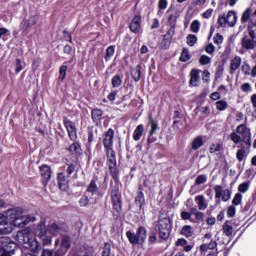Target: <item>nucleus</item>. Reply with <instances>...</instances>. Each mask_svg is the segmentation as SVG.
I'll return each mask as SVG.
<instances>
[{
	"mask_svg": "<svg viewBox=\"0 0 256 256\" xmlns=\"http://www.w3.org/2000/svg\"><path fill=\"white\" fill-rule=\"evenodd\" d=\"M218 25L219 27H227V18L225 16H219Z\"/></svg>",
	"mask_w": 256,
	"mask_h": 256,
	"instance_id": "obj_56",
	"label": "nucleus"
},
{
	"mask_svg": "<svg viewBox=\"0 0 256 256\" xmlns=\"http://www.w3.org/2000/svg\"><path fill=\"white\" fill-rule=\"evenodd\" d=\"M21 71H23V64L21 63V59H16L15 72L16 73H21Z\"/></svg>",
	"mask_w": 256,
	"mask_h": 256,
	"instance_id": "obj_59",
	"label": "nucleus"
},
{
	"mask_svg": "<svg viewBox=\"0 0 256 256\" xmlns=\"http://www.w3.org/2000/svg\"><path fill=\"white\" fill-rule=\"evenodd\" d=\"M167 5H169V2L167 0H159L158 1V15L161 17L163 15V11L167 9Z\"/></svg>",
	"mask_w": 256,
	"mask_h": 256,
	"instance_id": "obj_35",
	"label": "nucleus"
},
{
	"mask_svg": "<svg viewBox=\"0 0 256 256\" xmlns=\"http://www.w3.org/2000/svg\"><path fill=\"white\" fill-rule=\"evenodd\" d=\"M242 60L240 56H235L230 62V73H235L241 67Z\"/></svg>",
	"mask_w": 256,
	"mask_h": 256,
	"instance_id": "obj_21",
	"label": "nucleus"
},
{
	"mask_svg": "<svg viewBox=\"0 0 256 256\" xmlns=\"http://www.w3.org/2000/svg\"><path fill=\"white\" fill-rule=\"evenodd\" d=\"M253 13V8L249 7L247 8L241 16V23H251V21H256V20H250L251 19V14Z\"/></svg>",
	"mask_w": 256,
	"mask_h": 256,
	"instance_id": "obj_26",
	"label": "nucleus"
},
{
	"mask_svg": "<svg viewBox=\"0 0 256 256\" xmlns=\"http://www.w3.org/2000/svg\"><path fill=\"white\" fill-rule=\"evenodd\" d=\"M158 232L161 239H169L171 235V219L160 216L158 220Z\"/></svg>",
	"mask_w": 256,
	"mask_h": 256,
	"instance_id": "obj_4",
	"label": "nucleus"
},
{
	"mask_svg": "<svg viewBox=\"0 0 256 256\" xmlns=\"http://www.w3.org/2000/svg\"><path fill=\"white\" fill-rule=\"evenodd\" d=\"M231 141L235 143V145H239V143H243V136L241 137L237 132H232L230 134Z\"/></svg>",
	"mask_w": 256,
	"mask_h": 256,
	"instance_id": "obj_36",
	"label": "nucleus"
},
{
	"mask_svg": "<svg viewBox=\"0 0 256 256\" xmlns=\"http://www.w3.org/2000/svg\"><path fill=\"white\" fill-rule=\"evenodd\" d=\"M86 195H90V197L99 195V187L97 186V182L95 180H92L88 185Z\"/></svg>",
	"mask_w": 256,
	"mask_h": 256,
	"instance_id": "obj_16",
	"label": "nucleus"
},
{
	"mask_svg": "<svg viewBox=\"0 0 256 256\" xmlns=\"http://www.w3.org/2000/svg\"><path fill=\"white\" fill-rule=\"evenodd\" d=\"M181 235L184 237H193V227L191 225H185L182 227Z\"/></svg>",
	"mask_w": 256,
	"mask_h": 256,
	"instance_id": "obj_31",
	"label": "nucleus"
},
{
	"mask_svg": "<svg viewBox=\"0 0 256 256\" xmlns=\"http://www.w3.org/2000/svg\"><path fill=\"white\" fill-rule=\"evenodd\" d=\"M194 201L199 209V211H205L209 207V204L205 200V196L198 195L194 198Z\"/></svg>",
	"mask_w": 256,
	"mask_h": 256,
	"instance_id": "obj_15",
	"label": "nucleus"
},
{
	"mask_svg": "<svg viewBox=\"0 0 256 256\" xmlns=\"http://www.w3.org/2000/svg\"><path fill=\"white\" fill-rule=\"evenodd\" d=\"M186 39H187V45H189V47H194L195 43H197V36L193 34H189Z\"/></svg>",
	"mask_w": 256,
	"mask_h": 256,
	"instance_id": "obj_44",
	"label": "nucleus"
},
{
	"mask_svg": "<svg viewBox=\"0 0 256 256\" xmlns=\"http://www.w3.org/2000/svg\"><path fill=\"white\" fill-rule=\"evenodd\" d=\"M3 222L0 224V235H9V233H13V224H9V222Z\"/></svg>",
	"mask_w": 256,
	"mask_h": 256,
	"instance_id": "obj_20",
	"label": "nucleus"
},
{
	"mask_svg": "<svg viewBox=\"0 0 256 256\" xmlns=\"http://www.w3.org/2000/svg\"><path fill=\"white\" fill-rule=\"evenodd\" d=\"M235 213H237V208L235 206H229L227 209L228 217H235Z\"/></svg>",
	"mask_w": 256,
	"mask_h": 256,
	"instance_id": "obj_55",
	"label": "nucleus"
},
{
	"mask_svg": "<svg viewBox=\"0 0 256 256\" xmlns=\"http://www.w3.org/2000/svg\"><path fill=\"white\" fill-rule=\"evenodd\" d=\"M195 183L196 185H203V183H207V176L204 174L197 176Z\"/></svg>",
	"mask_w": 256,
	"mask_h": 256,
	"instance_id": "obj_49",
	"label": "nucleus"
},
{
	"mask_svg": "<svg viewBox=\"0 0 256 256\" xmlns=\"http://www.w3.org/2000/svg\"><path fill=\"white\" fill-rule=\"evenodd\" d=\"M101 117H103V112L101 110H92V119L95 123H99V121H101Z\"/></svg>",
	"mask_w": 256,
	"mask_h": 256,
	"instance_id": "obj_34",
	"label": "nucleus"
},
{
	"mask_svg": "<svg viewBox=\"0 0 256 256\" xmlns=\"http://www.w3.org/2000/svg\"><path fill=\"white\" fill-rule=\"evenodd\" d=\"M226 23L228 27H235L237 25V13L235 11L231 10L227 13Z\"/></svg>",
	"mask_w": 256,
	"mask_h": 256,
	"instance_id": "obj_18",
	"label": "nucleus"
},
{
	"mask_svg": "<svg viewBox=\"0 0 256 256\" xmlns=\"http://www.w3.org/2000/svg\"><path fill=\"white\" fill-rule=\"evenodd\" d=\"M16 237H17L18 241L20 243H22L23 245H28L31 241V234L27 230L18 232Z\"/></svg>",
	"mask_w": 256,
	"mask_h": 256,
	"instance_id": "obj_14",
	"label": "nucleus"
},
{
	"mask_svg": "<svg viewBox=\"0 0 256 256\" xmlns=\"http://www.w3.org/2000/svg\"><path fill=\"white\" fill-rule=\"evenodd\" d=\"M239 193H247L249 191V182H244L238 186Z\"/></svg>",
	"mask_w": 256,
	"mask_h": 256,
	"instance_id": "obj_48",
	"label": "nucleus"
},
{
	"mask_svg": "<svg viewBox=\"0 0 256 256\" xmlns=\"http://www.w3.org/2000/svg\"><path fill=\"white\" fill-rule=\"evenodd\" d=\"M222 231L226 237H231V235H233V226H231V222L226 221L223 224Z\"/></svg>",
	"mask_w": 256,
	"mask_h": 256,
	"instance_id": "obj_29",
	"label": "nucleus"
},
{
	"mask_svg": "<svg viewBox=\"0 0 256 256\" xmlns=\"http://www.w3.org/2000/svg\"><path fill=\"white\" fill-rule=\"evenodd\" d=\"M63 123L65 125L66 131L68 132V135L71 139V141L77 140V127H75V123L73 121L64 118Z\"/></svg>",
	"mask_w": 256,
	"mask_h": 256,
	"instance_id": "obj_9",
	"label": "nucleus"
},
{
	"mask_svg": "<svg viewBox=\"0 0 256 256\" xmlns=\"http://www.w3.org/2000/svg\"><path fill=\"white\" fill-rule=\"evenodd\" d=\"M187 245V240L185 238H180L176 241L177 247H185Z\"/></svg>",
	"mask_w": 256,
	"mask_h": 256,
	"instance_id": "obj_62",
	"label": "nucleus"
},
{
	"mask_svg": "<svg viewBox=\"0 0 256 256\" xmlns=\"http://www.w3.org/2000/svg\"><path fill=\"white\" fill-rule=\"evenodd\" d=\"M51 167L49 165H42L40 166V174L43 177V179H46V181H49L51 179Z\"/></svg>",
	"mask_w": 256,
	"mask_h": 256,
	"instance_id": "obj_22",
	"label": "nucleus"
},
{
	"mask_svg": "<svg viewBox=\"0 0 256 256\" xmlns=\"http://www.w3.org/2000/svg\"><path fill=\"white\" fill-rule=\"evenodd\" d=\"M115 137V131L111 128L108 129V131L104 135L103 139V145L106 149V151H109V149H113V139Z\"/></svg>",
	"mask_w": 256,
	"mask_h": 256,
	"instance_id": "obj_11",
	"label": "nucleus"
},
{
	"mask_svg": "<svg viewBox=\"0 0 256 256\" xmlns=\"http://www.w3.org/2000/svg\"><path fill=\"white\" fill-rule=\"evenodd\" d=\"M107 155V165L110 171L111 177L117 179L119 176V170L117 169V157L115 156V151L113 149L106 150Z\"/></svg>",
	"mask_w": 256,
	"mask_h": 256,
	"instance_id": "obj_5",
	"label": "nucleus"
},
{
	"mask_svg": "<svg viewBox=\"0 0 256 256\" xmlns=\"http://www.w3.org/2000/svg\"><path fill=\"white\" fill-rule=\"evenodd\" d=\"M242 201H243V195H241V193H236L232 200V204L241 205Z\"/></svg>",
	"mask_w": 256,
	"mask_h": 256,
	"instance_id": "obj_47",
	"label": "nucleus"
},
{
	"mask_svg": "<svg viewBox=\"0 0 256 256\" xmlns=\"http://www.w3.org/2000/svg\"><path fill=\"white\" fill-rule=\"evenodd\" d=\"M26 248L36 253V251L41 250V244L36 239H31L30 242L26 245Z\"/></svg>",
	"mask_w": 256,
	"mask_h": 256,
	"instance_id": "obj_28",
	"label": "nucleus"
},
{
	"mask_svg": "<svg viewBox=\"0 0 256 256\" xmlns=\"http://www.w3.org/2000/svg\"><path fill=\"white\" fill-rule=\"evenodd\" d=\"M200 147H203V137L198 136L192 141V149L197 151Z\"/></svg>",
	"mask_w": 256,
	"mask_h": 256,
	"instance_id": "obj_33",
	"label": "nucleus"
},
{
	"mask_svg": "<svg viewBox=\"0 0 256 256\" xmlns=\"http://www.w3.org/2000/svg\"><path fill=\"white\" fill-rule=\"evenodd\" d=\"M113 55H115V46H109L106 49L105 60L111 61V59L113 58Z\"/></svg>",
	"mask_w": 256,
	"mask_h": 256,
	"instance_id": "obj_38",
	"label": "nucleus"
},
{
	"mask_svg": "<svg viewBox=\"0 0 256 256\" xmlns=\"http://www.w3.org/2000/svg\"><path fill=\"white\" fill-rule=\"evenodd\" d=\"M236 133L238 135H242L243 143H245V145L248 147H251V133L247 134V126L245 124H240L237 126Z\"/></svg>",
	"mask_w": 256,
	"mask_h": 256,
	"instance_id": "obj_10",
	"label": "nucleus"
},
{
	"mask_svg": "<svg viewBox=\"0 0 256 256\" xmlns=\"http://www.w3.org/2000/svg\"><path fill=\"white\" fill-rule=\"evenodd\" d=\"M227 107H229V104H227V101L225 100H219L216 102V109H218V111H225Z\"/></svg>",
	"mask_w": 256,
	"mask_h": 256,
	"instance_id": "obj_40",
	"label": "nucleus"
},
{
	"mask_svg": "<svg viewBox=\"0 0 256 256\" xmlns=\"http://www.w3.org/2000/svg\"><path fill=\"white\" fill-rule=\"evenodd\" d=\"M250 101L252 103V107L256 109V94H252L250 97Z\"/></svg>",
	"mask_w": 256,
	"mask_h": 256,
	"instance_id": "obj_64",
	"label": "nucleus"
},
{
	"mask_svg": "<svg viewBox=\"0 0 256 256\" xmlns=\"http://www.w3.org/2000/svg\"><path fill=\"white\" fill-rule=\"evenodd\" d=\"M201 27V23L198 20H194L191 23L190 29L193 33H199V28Z\"/></svg>",
	"mask_w": 256,
	"mask_h": 256,
	"instance_id": "obj_46",
	"label": "nucleus"
},
{
	"mask_svg": "<svg viewBox=\"0 0 256 256\" xmlns=\"http://www.w3.org/2000/svg\"><path fill=\"white\" fill-rule=\"evenodd\" d=\"M123 84V78H121V76L119 75H115L113 78H112V87H119L120 85Z\"/></svg>",
	"mask_w": 256,
	"mask_h": 256,
	"instance_id": "obj_41",
	"label": "nucleus"
},
{
	"mask_svg": "<svg viewBox=\"0 0 256 256\" xmlns=\"http://www.w3.org/2000/svg\"><path fill=\"white\" fill-rule=\"evenodd\" d=\"M181 219L183 221H193V219H191V213L190 212H187V211H183L181 213Z\"/></svg>",
	"mask_w": 256,
	"mask_h": 256,
	"instance_id": "obj_54",
	"label": "nucleus"
},
{
	"mask_svg": "<svg viewBox=\"0 0 256 256\" xmlns=\"http://www.w3.org/2000/svg\"><path fill=\"white\" fill-rule=\"evenodd\" d=\"M35 236L41 239L43 245H51L52 238L49 235H59L61 233V227L57 225V223L53 222L48 226V228L45 227V222L41 221L34 230Z\"/></svg>",
	"mask_w": 256,
	"mask_h": 256,
	"instance_id": "obj_1",
	"label": "nucleus"
},
{
	"mask_svg": "<svg viewBox=\"0 0 256 256\" xmlns=\"http://www.w3.org/2000/svg\"><path fill=\"white\" fill-rule=\"evenodd\" d=\"M175 35V26H171V28L168 30L167 34L164 35L165 39L171 43V40L173 39Z\"/></svg>",
	"mask_w": 256,
	"mask_h": 256,
	"instance_id": "obj_45",
	"label": "nucleus"
},
{
	"mask_svg": "<svg viewBox=\"0 0 256 256\" xmlns=\"http://www.w3.org/2000/svg\"><path fill=\"white\" fill-rule=\"evenodd\" d=\"M215 199H221L224 203H227L231 199L233 192L229 189H223V186L216 185L214 187Z\"/></svg>",
	"mask_w": 256,
	"mask_h": 256,
	"instance_id": "obj_7",
	"label": "nucleus"
},
{
	"mask_svg": "<svg viewBox=\"0 0 256 256\" xmlns=\"http://www.w3.org/2000/svg\"><path fill=\"white\" fill-rule=\"evenodd\" d=\"M116 97H117V91H112L108 95L109 101H115Z\"/></svg>",
	"mask_w": 256,
	"mask_h": 256,
	"instance_id": "obj_63",
	"label": "nucleus"
},
{
	"mask_svg": "<svg viewBox=\"0 0 256 256\" xmlns=\"http://www.w3.org/2000/svg\"><path fill=\"white\" fill-rule=\"evenodd\" d=\"M135 202L138 207H143V203H145V194H143V192H139L135 198Z\"/></svg>",
	"mask_w": 256,
	"mask_h": 256,
	"instance_id": "obj_39",
	"label": "nucleus"
},
{
	"mask_svg": "<svg viewBox=\"0 0 256 256\" xmlns=\"http://www.w3.org/2000/svg\"><path fill=\"white\" fill-rule=\"evenodd\" d=\"M189 59H191V56H189V51L183 50L182 54L180 56V61L185 63V62L189 61Z\"/></svg>",
	"mask_w": 256,
	"mask_h": 256,
	"instance_id": "obj_51",
	"label": "nucleus"
},
{
	"mask_svg": "<svg viewBox=\"0 0 256 256\" xmlns=\"http://www.w3.org/2000/svg\"><path fill=\"white\" fill-rule=\"evenodd\" d=\"M143 133H145V126H143V124H140L134 130V133H133L134 141H140L141 137H143Z\"/></svg>",
	"mask_w": 256,
	"mask_h": 256,
	"instance_id": "obj_25",
	"label": "nucleus"
},
{
	"mask_svg": "<svg viewBox=\"0 0 256 256\" xmlns=\"http://www.w3.org/2000/svg\"><path fill=\"white\" fill-rule=\"evenodd\" d=\"M213 41H214L215 45H221L223 43V35L217 33L214 36Z\"/></svg>",
	"mask_w": 256,
	"mask_h": 256,
	"instance_id": "obj_53",
	"label": "nucleus"
},
{
	"mask_svg": "<svg viewBox=\"0 0 256 256\" xmlns=\"http://www.w3.org/2000/svg\"><path fill=\"white\" fill-rule=\"evenodd\" d=\"M221 151V145L220 144H212L210 146V153H217Z\"/></svg>",
	"mask_w": 256,
	"mask_h": 256,
	"instance_id": "obj_58",
	"label": "nucleus"
},
{
	"mask_svg": "<svg viewBox=\"0 0 256 256\" xmlns=\"http://www.w3.org/2000/svg\"><path fill=\"white\" fill-rule=\"evenodd\" d=\"M7 219L13 223L14 227L23 228L29 225L31 221H35V217L23 214L21 208L7 210Z\"/></svg>",
	"mask_w": 256,
	"mask_h": 256,
	"instance_id": "obj_2",
	"label": "nucleus"
},
{
	"mask_svg": "<svg viewBox=\"0 0 256 256\" xmlns=\"http://www.w3.org/2000/svg\"><path fill=\"white\" fill-rule=\"evenodd\" d=\"M236 159H238L240 162L245 159V146L243 144H241V149H239L236 153Z\"/></svg>",
	"mask_w": 256,
	"mask_h": 256,
	"instance_id": "obj_42",
	"label": "nucleus"
},
{
	"mask_svg": "<svg viewBox=\"0 0 256 256\" xmlns=\"http://www.w3.org/2000/svg\"><path fill=\"white\" fill-rule=\"evenodd\" d=\"M55 247H59L56 251L54 256H64L67 254L69 249H71V237L69 236H62L61 243L59 239L55 241Z\"/></svg>",
	"mask_w": 256,
	"mask_h": 256,
	"instance_id": "obj_6",
	"label": "nucleus"
},
{
	"mask_svg": "<svg viewBox=\"0 0 256 256\" xmlns=\"http://www.w3.org/2000/svg\"><path fill=\"white\" fill-rule=\"evenodd\" d=\"M191 216L194 215L195 219L191 220V223H201L203 219L205 218V213L199 211V208L192 207L190 209Z\"/></svg>",
	"mask_w": 256,
	"mask_h": 256,
	"instance_id": "obj_13",
	"label": "nucleus"
},
{
	"mask_svg": "<svg viewBox=\"0 0 256 256\" xmlns=\"http://www.w3.org/2000/svg\"><path fill=\"white\" fill-rule=\"evenodd\" d=\"M35 23H37V18L35 16H31L29 19H24L20 24V27L24 31H27V29H29L30 27H33Z\"/></svg>",
	"mask_w": 256,
	"mask_h": 256,
	"instance_id": "obj_19",
	"label": "nucleus"
},
{
	"mask_svg": "<svg viewBox=\"0 0 256 256\" xmlns=\"http://www.w3.org/2000/svg\"><path fill=\"white\" fill-rule=\"evenodd\" d=\"M96 202H97V200H95V198L93 199V197H91V195L86 194L80 198L79 205H80V207H87V205H89V203H96Z\"/></svg>",
	"mask_w": 256,
	"mask_h": 256,
	"instance_id": "obj_23",
	"label": "nucleus"
},
{
	"mask_svg": "<svg viewBox=\"0 0 256 256\" xmlns=\"http://www.w3.org/2000/svg\"><path fill=\"white\" fill-rule=\"evenodd\" d=\"M200 65H209L211 63V58L207 55H202L199 59Z\"/></svg>",
	"mask_w": 256,
	"mask_h": 256,
	"instance_id": "obj_50",
	"label": "nucleus"
},
{
	"mask_svg": "<svg viewBox=\"0 0 256 256\" xmlns=\"http://www.w3.org/2000/svg\"><path fill=\"white\" fill-rule=\"evenodd\" d=\"M111 199L113 204V209L116 213L121 211V192H119V188L114 187L111 190Z\"/></svg>",
	"mask_w": 256,
	"mask_h": 256,
	"instance_id": "obj_8",
	"label": "nucleus"
},
{
	"mask_svg": "<svg viewBox=\"0 0 256 256\" xmlns=\"http://www.w3.org/2000/svg\"><path fill=\"white\" fill-rule=\"evenodd\" d=\"M206 53H208V55H213V53H215V46L210 43L206 46V49H205Z\"/></svg>",
	"mask_w": 256,
	"mask_h": 256,
	"instance_id": "obj_60",
	"label": "nucleus"
},
{
	"mask_svg": "<svg viewBox=\"0 0 256 256\" xmlns=\"http://www.w3.org/2000/svg\"><path fill=\"white\" fill-rule=\"evenodd\" d=\"M148 125L150 126L149 135H155L157 133V131H159V125L152 118H150Z\"/></svg>",
	"mask_w": 256,
	"mask_h": 256,
	"instance_id": "obj_32",
	"label": "nucleus"
},
{
	"mask_svg": "<svg viewBox=\"0 0 256 256\" xmlns=\"http://www.w3.org/2000/svg\"><path fill=\"white\" fill-rule=\"evenodd\" d=\"M67 65H62L59 69V81H65V77H67Z\"/></svg>",
	"mask_w": 256,
	"mask_h": 256,
	"instance_id": "obj_37",
	"label": "nucleus"
},
{
	"mask_svg": "<svg viewBox=\"0 0 256 256\" xmlns=\"http://www.w3.org/2000/svg\"><path fill=\"white\" fill-rule=\"evenodd\" d=\"M68 151L71 155H81L83 150L81 149V144H79V142H74L69 146Z\"/></svg>",
	"mask_w": 256,
	"mask_h": 256,
	"instance_id": "obj_27",
	"label": "nucleus"
},
{
	"mask_svg": "<svg viewBox=\"0 0 256 256\" xmlns=\"http://www.w3.org/2000/svg\"><path fill=\"white\" fill-rule=\"evenodd\" d=\"M132 33H139L141 31V16H135L130 24Z\"/></svg>",
	"mask_w": 256,
	"mask_h": 256,
	"instance_id": "obj_17",
	"label": "nucleus"
},
{
	"mask_svg": "<svg viewBox=\"0 0 256 256\" xmlns=\"http://www.w3.org/2000/svg\"><path fill=\"white\" fill-rule=\"evenodd\" d=\"M69 256H88L87 249H85V247H80L78 250L71 253Z\"/></svg>",
	"mask_w": 256,
	"mask_h": 256,
	"instance_id": "obj_43",
	"label": "nucleus"
},
{
	"mask_svg": "<svg viewBox=\"0 0 256 256\" xmlns=\"http://www.w3.org/2000/svg\"><path fill=\"white\" fill-rule=\"evenodd\" d=\"M102 256H111V244L105 243Z\"/></svg>",
	"mask_w": 256,
	"mask_h": 256,
	"instance_id": "obj_52",
	"label": "nucleus"
},
{
	"mask_svg": "<svg viewBox=\"0 0 256 256\" xmlns=\"http://www.w3.org/2000/svg\"><path fill=\"white\" fill-rule=\"evenodd\" d=\"M131 76L136 83L139 82L141 80V66L138 65L135 68H133L131 71Z\"/></svg>",
	"mask_w": 256,
	"mask_h": 256,
	"instance_id": "obj_30",
	"label": "nucleus"
},
{
	"mask_svg": "<svg viewBox=\"0 0 256 256\" xmlns=\"http://www.w3.org/2000/svg\"><path fill=\"white\" fill-rule=\"evenodd\" d=\"M75 172V164H69L67 169H66V173L67 175L66 176H70V175H73V173Z\"/></svg>",
	"mask_w": 256,
	"mask_h": 256,
	"instance_id": "obj_61",
	"label": "nucleus"
},
{
	"mask_svg": "<svg viewBox=\"0 0 256 256\" xmlns=\"http://www.w3.org/2000/svg\"><path fill=\"white\" fill-rule=\"evenodd\" d=\"M190 77V87H197L200 81L199 72L197 70H192Z\"/></svg>",
	"mask_w": 256,
	"mask_h": 256,
	"instance_id": "obj_24",
	"label": "nucleus"
},
{
	"mask_svg": "<svg viewBox=\"0 0 256 256\" xmlns=\"http://www.w3.org/2000/svg\"><path fill=\"white\" fill-rule=\"evenodd\" d=\"M126 237L132 245H143L147 239V229L141 226L136 233L131 231L126 232Z\"/></svg>",
	"mask_w": 256,
	"mask_h": 256,
	"instance_id": "obj_3",
	"label": "nucleus"
},
{
	"mask_svg": "<svg viewBox=\"0 0 256 256\" xmlns=\"http://www.w3.org/2000/svg\"><path fill=\"white\" fill-rule=\"evenodd\" d=\"M58 184L61 191H67L69 189V176L65 172L58 173Z\"/></svg>",
	"mask_w": 256,
	"mask_h": 256,
	"instance_id": "obj_12",
	"label": "nucleus"
},
{
	"mask_svg": "<svg viewBox=\"0 0 256 256\" xmlns=\"http://www.w3.org/2000/svg\"><path fill=\"white\" fill-rule=\"evenodd\" d=\"M241 90L243 91V93H250V91H252L251 84L249 83L242 84Z\"/></svg>",
	"mask_w": 256,
	"mask_h": 256,
	"instance_id": "obj_57",
	"label": "nucleus"
}]
</instances>
